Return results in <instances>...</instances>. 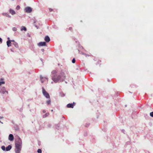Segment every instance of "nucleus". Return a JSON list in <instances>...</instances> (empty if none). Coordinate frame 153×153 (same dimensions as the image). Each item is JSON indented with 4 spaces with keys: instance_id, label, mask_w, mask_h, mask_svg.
Wrapping results in <instances>:
<instances>
[{
    "instance_id": "f257e3e1",
    "label": "nucleus",
    "mask_w": 153,
    "mask_h": 153,
    "mask_svg": "<svg viewBox=\"0 0 153 153\" xmlns=\"http://www.w3.org/2000/svg\"><path fill=\"white\" fill-rule=\"evenodd\" d=\"M65 78L63 73H61L60 75H54L52 77V80L56 82H57L59 80L63 81Z\"/></svg>"
},
{
    "instance_id": "f03ea898",
    "label": "nucleus",
    "mask_w": 153,
    "mask_h": 153,
    "mask_svg": "<svg viewBox=\"0 0 153 153\" xmlns=\"http://www.w3.org/2000/svg\"><path fill=\"white\" fill-rule=\"evenodd\" d=\"M16 147H22V141L19 138L18 140L15 143Z\"/></svg>"
},
{
    "instance_id": "7ed1b4c3",
    "label": "nucleus",
    "mask_w": 153,
    "mask_h": 153,
    "mask_svg": "<svg viewBox=\"0 0 153 153\" xmlns=\"http://www.w3.org/2000/svg\"><path fill=\"white\" fill-rule=\"evenodd\" d=\"M42 93L47 98L50 99V96L49 94L43 88H42Z\"/></svg>"
},
{
    "instance_id": "20e7f679",
    "label": "nucleus",
    "mask_w": 153,
    "mask_h": 153,
    "mask_svg": "<svg viewBox=\"0 0 153 153\" xmlns=\"http://www.w3.org/2000/svg\"><path fill=\"white\" fill-rule=\"evenodd\" d=\"M25 10L26 12L29 13L32 11V9L30 7H27L25 8Z\"/></svg>"
},
{
    "instance_id": "39448f33",
    "label": "nucleus",
    "mask_w": 153,
    "mask_h": 153,
    "mask_svg": "<svg viewBox=\"0 0 153 153\" xmlns=\"http://www.w3.org/2000/svg\"><path fill=\"white\" fill-rule=\"evenodd\" d=\"M15 152L16 153H19L22 147H16Z\"/></svg>"
},
{
    "instance_id": "423d86ee",
    "label": "nucleus",
    "mask_w": 153,
    "mask_h": 153,
    "mask_svg": "<svg viewBox=\"0 0 153 153\" xmlns=\"http://www.w3.org/2000/svg\"><path fill=\"white\" fill-rule=\"evenodd\" d=\"M14 139V137L13 134H10L9 135V140L10 141H13Z\"/></svg>"
},
{
    "instance_id": "0eeeda50",
    "label": "nucleus",
    "mask_w": 153,
    "mask_h": 153,
    "mask_svg": "<svg viewBox=\"0 0 153 153\" xmlns=\"http://www.w3.org/2000/svg\"><path fill=\"white\" fill-rule=\"evenodd\" d=\"M38 45L39 46H45L46 45V43L45 42H41L39 43Z\"/></svg>"
},
{
    "instance_id": "6e6552de",
    "label": "nucleus",
    "mask_w": 153,
    "mask_h": 153,
    "mask_svg": "<svg viewBox=\"0 0 153 153\" xmlns=\"http://www.w3.org/2000/svg\"><path fill=\"white\" fill-rule=\"evenodd\" d=\"M67 106L68 108H73L74 106V103L68 104L67 105Z\"/></svg>"
},
{
    "instance_id": "1a4fd4ad",
    "label": "nucleus",
    "mask_w": 153,
    "mask_h": 153,
    "mask_svg": "<svg viewBox=\"0 0 153 153\" xmlns=\"http://www.w3.org/2000/svg\"><path fill=\"white\" fill-rule=\"evenodd\" d=\"M45 40L46 42H49L50 41V39L48 36H46L45 37Z\"/></svg>"
},
{
    "instance_id": "9d476101",
    "label": "nucleus",
    "mask_w": 153,
    "mask_h": 153,
    "mask_svg": "<svg viewBox=\"0 0 153 153\" xmlns=\"http://www.w3.org/2000/svg\"><path fill=\"white\" fill-rule=\"evenodd\" d=\"M9 12L12 15H14L16 13L15 11L12 9H10V10Z\"/></svg>"
},
{
    "instance_id": "9b49d317",
    "label": "nucleus",
    "mask_w": 153,
    "mask_h": 153,
    "mask_svg": "<svg viewBox=\"0 0 153 153\" xmlns=\"http://www.w3.org/2000/svg\"><path fill=\"white\" fill-rule=\"evenodd\" d=\"M11 41L10 40H8L7 42V45L8 47H10L11 46Z\"/></svg>"
},
{
    "instance_id": "f8f14e48",
    "label": "nucleus",
    "mask_w": 153,
    "mask_h": 153,
    "mask_svg": "<svg viewBox=\"0 0 153 153\" xmlns=\"http://www.w3.org/2000/svg\"><path fill=\"white\" fill-rule=\"evenodd\" d=\"M23 30H24L25 31H26L27 30V29L25 26H22L21 27V30L22 31Z\"/></svg>"
},
{
    "instance_id": "ddd939ff",
    "label": "nucleus",
    "mask_w": 153,
    "mask_h": 153,
    "mask_svg": "<svg viewBox=\"0 0 153 153\" xmlns=\"http://www.w3.org/2000/svg\"><path fill=\"white\" fill-rule=\"evenodd\" d=\"M11 148V146L10 145H9L8 146L6 147V150L7 151L10 150Z\"/></svg>"
},
{
    "instance_id": "4468645a",
    "label": "nucleus",
    "mask_w": 153,
    "mask_h": 153,
    "mask_svg": "<svg viewBox=\"0 0 153 153\" xmlns=\"http://www.w3.org/2000/svg\"><path fill=\"white\" fill-rule=\"evenodd\" d=\"M40 79L41 80V82L42 83H43L44 82V81L46 80L47 79L46 78H44L42 77H40Z\"/></svg>"
},
{
    "instance_id": "2eb2a0df",
    "label": "nucleus",
    "mask_w": 153,
    "mask_h": 153,
    "mask_svg": "<svg viewBox=\"0 0 153 153\" xmlns=\"http://www.w3.org/2000/svg\"><path fill=\"white\" fill-rule=\"evenodd\" d=\"M57 73V71L56 70H54L52 71L51 73L52 74L55 75H56V74Z\"/></svg>"
},
{
    "instance_id": "dca6fc26",
    "label": "nucleus",
    "mask_w": 153,
    "mask_h": 153,
    "mask_svg": "<svg viewBox=\"0 0 153 153\" xmlns=\"http://www.w3.org/2000/svg\"><path fill=\"white\" fill-rule=\"evenodd\" d=\"M5 82L3 81V79H1L0 80V85H1L3 84H4Z\"/></svg>"
},
{
    "instance_id": "f3484780",
    "label": "nucleus",
    "mask_w": 153,
    "mask_h": 153,
    "mask_svg": "<svg viewBox=\"0 0 153 153\" xmlns=\"http://www.w3.org/2000/svg\"><path fill=\"white\" fill-rule=\"evenodd\" d=\"M13 44L14 45V46L16 48H17L18 47V44L16 42H14V43H13Z\"/></svg>"
},
{
    "instance_id": "a211bd4d",
    "label": "nucleus",
    "mask_w": 153,
    "mask_h": 153,
    "mask_svg": "<svg viewBox=\"0 0 153 153\" xmlns=\"http://www.w3.org/2000/svg\"><path fill=\"white\" fill-rule=\"evenodd\" d=\"M51 100H47V101H46V103H47L48 104V105H49L50 104V103H51Z\"/></svg>"
},
{
    "instance_id": "6ab92c4d",
    "label": "nucleus",
    "mask_w": 153,
    "mask_h": 153,
    "mask_svg": "<svg viewBox=\"0 0 153 153\" xmlns=\"http://www.w3.org/2000/svg\"><path fill=\"white\" fill-rule=\"evenodd\" d=\"M37 152L38 153H42V151L41 149H38L37 150Z\"/></svg>"
},
{
    "instance_id": "aec40b11",
    "label": "nucleus",
    "mask_w": 153,
    "mask_h": 153,
    "mask_svg": "<svg viewBox=\"0 0 153 153\" xmlns=\"http://www.w3.org/2000/svg\"><path fill=\"white\" fill-rule=\"evenodd\" d=\"M2 149L4 151L5 150V147L4 146H1V147Z\"/></svg>"
},
{
    "instance_id": "412c9836",
    "label": "nucleus",
    "mask_w": 153,
    "mask_h": 153,
    "mask_svg": "<svg viewBox=\"0 0 153 153\" xmlns=\"http://www.w3.org/2000/svg\"><path fill=\"white\" fill-rule=\"evenodd\" d=\"M20 7L19 6V5H18L16 6V9L17 10H19L20 9Z\"/></svg>"
},
{
    "instance_id": "4be33fe9",
    "label": "nucleus",
    "mask_w": 153,
    "mask_h": 153,
    "mask_svg": "<svg viewBox=\"0 0 153 153\" xmlns=\"http://www.w3.org/2000/svg\"><path fill=\"white\" fill-rule=\"evenodd\" d=\"M12 30L14 31H16L17 30V28L15 27H14L12 28Z\"/></svg>"
},
{
    "instance_id": "5701e85b",
    "label": "nucleus",
    "mask_w": 153,
    "mask_h": 153,
    "mask_svg": "<svg viewBox=\"0 0 153 153\" xmlns=\"http://www.w3.org/2000/svg\"><path fill=\"white\" fill-rule=\"evenodd\" d=\"M150 114L151 116L153 117V112H151Z\"/></svg>"
},
{
    "instance_id": "b1692460",
    "label": "nucleus",
    "mask_w": 153,
    "mask_h": 153,
    "mask_svg": "<svg viewBox=\"0 0 153 153\" xmlns=\"http://www.w3.org/2000/svg\"><path fill=\"white\" fill-rule=\"evenodd\" d=\"M72 62L73 63H75V60L74 58L72 60Z\"/></svg>"
},
{
    "instance_id": "393cba45",
    "label": "nucleus",
    "mask_w": 153,
    "mask_h": 153,
    "mask_svg": "<svg viewBox=\"0 0 153 153\" xmlns=\"http://www.w3.org/2000/svg\"><path fill=\"white\" fill-rule=\"evenodd\" d=\"M49 114V113H46L45 115L44 116V117H44V116H45V117H47V116H48Z\"/></svg>"
},
{
    "instance_id": "a878e982",
    "label": "nucleus",
    "mask_w": 153,
    "mask_h": 153,
    "mask_svg": "<svg viewBox=\"0 0 153 153\" xmlns=\"http://www.w3.org/2000/svg\"><path fill=\"white\" fill-rule=\"evenodd\" d=\"M68 29L69 30H70V31H71L72 30V27H70L69 28H68Z\"/></svg>"
},
{
    "instance_id": "bb28decb",
    "label": "nucleus",
    "mask_w": 153,
    "mask_h": 153,
    "mask_svg": "<svg viewBox=\"0 0 153 153\" xmlns=\"http://www.w3.org/2000/svg\"><path fill=\"white\" fill-rule=\"evenodd\" d=\"M90 124L89 123H88L86 124V125H85V126L86 127H87Z\"/></svg>"
},
{
    "instance_id": "cd10ccee",
    "label": "nucleus",
    "mask_w": 153,
    "mask_h": 153,
    "mask_svg": "<svg viewBox=\"0 0 153 153\" xmlns=\"http://www.w3.org/2000/svg\"><path fill=\"white\" fill-rule=\"evenodd\" d=\"M2 39L1 38H0V43H2Z\"/></svg>"
},
{
    "instance_id": "c85d7f7f",
    "label": "nucleus",
    "mask_w": 153,
    "mask_h": 153,
    "mask_svg": "<svg viewBox=\"0 0 153 153\" xmlns=\"http://www.w3.org/2000/svg\"><path fill=\"white\" fill-rule=\"evenodd\" d=\"M83 54L85 56H89L88 55H87V54H84V53H83Z\"/></svg>"
},
{
    "instance_id": "c756f323",
    "label": "nucleus",
    "mask_w": 153,
    "mask_h": 153,
    "mask_svg": "<svg viewBox=\"0 0 153 153\" xmlns=\"http://www.w3.org/2000/svg\"><path fill=\"white\" fill-rule=\"evenodd\" d=\"M49 10L50 12H51L53 11V10L52 9H50Z\"/></svg>"
},
{
    "instance_id": "7c9ffc66",
    "label": "nucleus",
    "mask_w": 153,
    "mask_h": 153,
    "mask_svg": "<svg viewBox=\"0 0 153 153\" xmlns=\"http://www.w3.org/2000/svg\"><path fill=\"white\" fill-rule=\"evenodd\" d=\"M41 50L42 51V52H44V49H42V50Z\"/></svg>"
},
{
    "instance_id": "2f4dec72",
    "label": "nucleus",
    "mask_w": 153,
    "mask_h": 153,
    "mask_svg": "<svg viewBox=\"0 0 153 153\" xmlns=\"http://www.w3.org/2000/svg\"><path fill=\"white\" fill-rule=\"evenodd\" d=\"M10 41H11V42H14V40H10Z\"/></svg>"
},
{
    "instance_id": "473e14b6",
    "label": "nucleus",
    "mask_w": 153,
    "mask_h": 153,
    "mask_svg": "<svg viewBox=\"0 0 153 153\" xmlns=\"http://www.w3.org/2000/svg\"><path fill=\"white\" fill-rule=\"evenodd\" d=\"M43 113H45V111L44 110H43Z\"/></svg>"
},
{
    "instance_id": "72a5a7b5",
    "label": "nucleus",
    "mask_w": 153,
    "mask_h": 153,
    "mask_svg": "<svg viewBox=\"0 0 153 153\" xmlns=\"http://www.w3.org/2000/svg\"><path fill=\"white\" fill-rule=\"evenodd\" d=\"M7 39H8L9 40V39H10V38H9V37H8V38H7Z\"/></svg>"
},
{
    "instance_id": "f704fd0d",
    "label": "nucleus",
    "mask_w": 153,
    "mask_h": 153,
    "mask_svg": "<svg viewBox=\"0 0 153 153\" xmlns=\"http://www.w3.org/2000/svg\"><path fill=\"white\" fill-rule=\"evenodd\" d=\"M51 111H53V110H51Z\"/></svg>"
}]
</instances>
